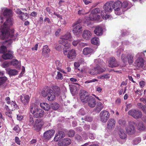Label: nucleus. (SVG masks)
Instances as JSON below:
<instances>
[{"label":"nucleus","mask_w":146,"mask_h":146,"mask_svg":"<svg viewBox=\"0 0 146 146\" xmlns=\"http://www.w3.org/2000/svg\"><path fill=\"white\" fill-rule=\"evenodd\" d=\"M50 51V49L49 48L47 45H45L43 46L42 50V54L43 55H46L48 54Z\"/></svg>","instance_id":"obj_27"},{"label":"nucleus","mask_w":146,"mask_h":146,"mask_svg":"<svg viewBox=\"0 0 146 146\" xmlns=\"http://www.w3.org/2000/svg\"><path fill=\"white\" fill-rule=\"evenodd\" d=\"M141 141V139L140 138H137L133 141V145H137Z\"/></svg>","instance_id":"obj_47"},{"label":"nucleus","mask_w":146,"mask_h":146,"mask_svg":"<svg viewBox=\"0 0 146 146\" xmlns=\"http://www.w3.org/2000/svg\"><path fill=\"white\" fill-rule=\"evenodd\" d=\"M29 121V125L30 126L32 125L34 122L33 118L32 117H30Z\"/></svg>","instance_id":"obj_58"},{"label":"nucleus","mask_w":146,"mask_h":146,"mask_svg":"<svg viewBox=\"0 0 146 146\" xmlns=\"http://www.w3.org/2000/svg\"><path fill=\"white\" fill-rule=\"evenodd\" d=\"M119 135L120 138L124 139L127 137V135L124 133V131L122 129H120L119 132Z\"/></svg>","instance_id":"obj_34"},{"label":"nucleus","mask_w":146,"mask_h":146,"mask_svg":"<svg viewBox=\"0 0 146 146\" xmlns=\"http://www.w3.org/2000/svg\"><path fill=\"white\" fill-rule=\"evenodd\" d=\"M18 71L14 69H10L8 71V74L11 76H15L18 74Z\"/></svg>","instance_id":"obj_35"},{"label":"nucleus","mask_w":146,"mask_h":146,"mask_svg":"<svg viewBox=\"0 0 146 146\" xmlns=\"http://www.w3.org/2000/svg\"><path fill=\"white\" fill-rule=\"evenodd\" d=\"M73 40V38L71 35L70 33L68 32L62 36L59 42L60 44H62L65 47L68 48L70 44L68 43L67 40L71 41Z\"/></svg>","instance_id":"obj_6"},{"label":"nucleus","mask_w":146,"mask_h":146,"mask_svg":"<svg viewBox=\"0 0 146 146\" xmlns=\"http://www.w3.org/2000/svg\"><path fill=\"white\" fill-rule=\"evenodd\" d=\"M80 98L82 101L84 103H86L89 96H91L88 95L87 92H81L80 93Z\"/></svg>","instance_id":"obj_20"},{"label":"nucleus","mask_w":146,"mask_h":146,"mask_svg":"<svg viewBox=\"0 0 146 146\" xmlns=\"http://www.w3.org/2000/svg\"><path fill=\"white\" fill-rule=\"evenodd\" d=\"M100 115L101 121L104 123L107 121L110 115L109 112L106 110L102 111Z\"/></svg>","instance_id":"obj_9"},{"label":"nucleus","mask_w":146,"mask_h":146,"mask_svg":"<svg viewBox=\"0 0 146 146\" xmlns=\"http://www.w3.org/2000/svg\"><path fill=\"white\" fill-rule=\"evenodd\" d=\"M116 123L115 120L113 118L110 119L107 123V127L109 129H112L114 128Z\"/></svg>","instance_id":"obj_22"},{"label":"nucleus","mask_w":146,"mask_h":146,"mask_svg":"<svg viewBox=\"0 0 146 146\" xmlns=\"http://www.w3.org/2000/svg\"><path fill=\"white\" fill-rule=\"evenodd\" d=\"M95 68H94L93 69H90L88 71V72L91 75H96V72L95 71Z\"/></svg>","instance_id":"obj_44"},{"label":"nucleus","mask_w":146,"mask_h":146,"mask_svg":"<svg viewBox=\"0 0 146 146\" xmlns=\"http://www.w3.org/2000/svg\"><path fill=\"white\" fill-rule=\"evenodd\" d=\"M21 15L19 16V17L23 21L27 19L29 17V16L27 13L23 12Z\"/></svg>","instance_id":"obj_33"},{"label":"nucleus","mask_w":146,"mask_h":146,"mask_svg":"<svg viewBox=\"0 0 146 146\" xmlns=\"http://www.w3.org/2000/svg\"><path fill=\"white\" fill-rule=\"evenodd\" d=\"M119 124L122 126H125V120L119 119L118 121Z\"/></svg>","instance_id":"obj_48"},{"label":"nucleus","mask_w":146,"mask_h":146,"mask_svg":"<svg viewBox=\"0 0 146 146\" xmlns=\"http://www.w3.org/2000/svg\"><path fill=\"white\" fill-rule=\"evenodd\" d=\"M78 113L80 115H84L86 114V112L83 109H81L79 110L78 111Z\"/></svg>","instance_id":"obj_55"},{"label":"nucleus","mask_w":146,"mask_h":146,"mask_svg":"<svg viewBox=\"0 0 146 146\" xmlns=\"http://www.w3.org/2000/svg\"><path fill=\"white\" fill-rule=\"evenodd\" d=\"M9 66V63L7 62H5L2 64L1 66L3 68H7Z\"/></svg>","instance_id":"obj_59"},{"label":"nucleus","mask_w":146,"mask_h":146,"mask_svg":"<svg viewBox=\"0 0 146 146\" xmlns=\"http://www.w3.org/2000/svg\"><path fill=\"white\" fill-rule=\"evenodd\" d=\"M57 135H58V136L59 137L60 139L63 138L65 135V133L62 131H58Z\"/></svg>","instance_id":"obj_41"},{"label":"nucleus","mask_w":146,"mask_h":146,"mask_svg":"<svg viewBox=\"0 0 146 146\" xmlns=\"http://www.w3.org/2000/svg\"><path fill=\"white\" fill-rule=\"evenodd\" d=\"M11 112L10 111V110H9L8 111H6L5 112V113L9 117L11 118Z\"/></svg>","instance_id":"obj_62"},{"label":"nucleus","mask_w":146,"mask_h":146,"mask_svg":"<svg viewBox=\"0 0 146 146\" xmlns=\"http://www.w3.org/2000/svg\"><path fill=\"white\" fill-rule=\"evenodd\" d=\"M101 11L100 9L98 8H95L92 10L89 17L86 18V22H88L89 21H98L100 17V15L97 14L99 13Z\"/></svg>","instance_id":"obj_7"},{"label":"nucleus","mask_w":146,"mask_h":146,"mask_svg":"<svg viewBox=\"0 0 146 146\" xmlns=\"http://www.w3.org/2000/svg\"><path fill=\"white\" fill-rule=\"evenodd\" d=\"M123 49L121 47L117 49V50L116 51L117 55V56H119L121 52L123 51Z\"/></svg>","instance_id":"obj_50"},{"label":"nucleus","mask_w":146,"mask_h":146,"mask_svg":"<svg viewBox=\"0 0 146 146\" xmlns=\"http://www.w3.org/2000/svg\"><path fill=\"white\" fill-rule=\"evenodd\" d=\"M62 46L60 45H57L55 47V49L58 51L61 50L62 49Z\"/></svg>","instance_id":"obj_64"},{"label":"nucleus","mask_w":146,"mask_h":146,"mask_svg":"<svg viewBox=\"0 0 146 146\" xmlns=\"http://www.w3.org/2000/svg\"><path fill=\"white\" fill-rule=\"evenodd\" d=\"M3 14L4 17L7 18L5 22L4 23L2 30L1 36L3 38H4V32L5 28L7 27V29L12 26L14 23V20L12 17L13 15L12 11L11 10L6 9L4 11Z\"/></svg>","instance_id":"obj_1"},{"label":"nucleus","mask_w":146,"mask_h":146,"mask_svg":"<svg viewBox=\"0 0 146 146\" xmlns=\"http://www.w3.org/2000/svg\"><path fill=\"white\" fill-rule=\"evenodd\" d=\"M91 42L93 44L99 45V39L97 37H94L91 40Z\"/></svg>","instance_id":"obj_32"},{"label":"nucleus","mask_w":146,"mask_h":146,"mask_svg":"<svg viewBox=\"0 0 146 146\" xmlns=\"http://www.w3.org/2000/svg\"><path fill=\"white\" fill-rule=\"evenodd\" d=\"M76 55L75 50L72 49L68 52L67 54V57L69 59H73L74 58Z\"/></svg>","instance_id":"obj_24"},{"label":"nucleus","mask_w":146,"mask_h":146,"mask_svg":"<svg viewBox=\"0 0 146 146\" xmlns=\"http://www.w3.org/2000/svg\"><path fill=\"white\" fill-rule=\"evenodd\" d=\"M93 51V49L90 48L86 47L83 50L82 53L85 55H87L91 53Z\"/></svg>","instance_id":"obj_29"},{"label":"nucleus","mask_w":146,"mask_h":146,"mask_svg":"<svg viewBox=\"0 0 146 146\" xmlns=\"http://www.w3.org/2000/svg\"><path fill=\"white\" fill-rule=\"evenodd\" d=\"M95 34L98 36H101L103 34V29L100 26H97L94 31Z\"/></svg>","instance_id":"obj_25"},{"label":"nucleus","mask_w":146,"mask_h":146,"mask_svg":"<svg viewBox=\"0 0 146 146\" xmlns=\"http://www.w3.org/2000/svg\"><path fill=\"white\" fill-rule=\"evenodd\" d=\"M51 88L54 91H58L60 90L59 87L56 86H52Z\"/></svg>","instance_id":"obj_53"},{"label":"nucleus","mask_w":146,"mask_h":146,"mask_svg":"<svg viewBox=\"0 0 146 146\" xmlns=\"http://www.w3.org/2000/svg\"><path fill=\"white\" fill-rule=\"evenodd\" d=\"M54 133L55 131L53 130L47 131L44 133V137L47 140H49L53 136Z\"/></svg>","instance_id":"obj_17"},{"label":"nucleus","mask_w":146,"mask_h":146,"mask_svg":"<svg viewBox=\"0 0 146 146\" xmlns=\"http://www.w3.org/2000/svg\"><path fill=\"white\" fill-rule=\"evenodd\" d=\"M87 102L88 103V106L92 108L94 107L96 104L95 99L91 96H89Z\"/></svg>","instance_id":"obj_19"},{"label":"nucleus","mask_w":146,"mask_h":146,"mask_svg":"<svg viewBox=\"0 0 146 146\" xmlns=\"http://www.w3.org/2000/svg\"><path fill=\"white\" fill-rule=\"evenodd\" d=\"M78 14L79 15H85L86 14V13H84V10L83 9H82L80 10H79L78 11Z\"/></svg>","instance_id":"obj_56"},{"label":"nucleus","mask_w":146,"mask_h":146,"mask_svg":"<svg viewBox=\"0 0 146 146\" xmlns=\"http://www.w3.org/2000/svg\"><path fill=\"white\" fill-rule=\"evenodd\" d=\"M88 134L89 137L90 139H94L95 138V135L92 133H89Z\"/></svg>","instance_id":"obj_61"},{"label":"nucleus","mask_w":146,"mask_h":146,"mask_svg":"<svg viewBox=\"0 0 146 146\" xmlns=\"http://www.w3.org/2000/svg\"><path fill=\"white\" fill-rule=\"evenodd\" d=\"M55 64L56 65V68L59 71H61V67L62 66V64L60 62V61L58 60L56 61L55 62Z\"/></svg>","instance_id":"obj_40"},{"label":"nucleus","mask_w":146,"mask_h":146,"mask_svg":"<svg viewBox=\"0 0 146 146\" xmlns=\"http://www.w3.org/2000/svg\"><path fill=\"white\" fill-rule=\"evenodd\" d=\"M134 55L133 54H130L128 55V63L131 64L133 62Z\"/></svg>","instance_id":"obj_37"},{"label":"nucleus","mask_w":146,"mask_h":146,"mask_svg":"<svg viewBox=\"0 0 146 146\" xmlns=\"http://www.w3.org/2000/svg\"><path fill=\"white\" fill-rule=\"evenodd\" d=\"M59 105L56 102H54L51 105V108L53 110H56L59 107Z\"/></svg>","instance_id":"obj_36"},{"label":"nucleus","mask_w":146,"mask_h":146,"mask_svg":"<svg viewBox=\"0 0 146 146\" xmlns=\"http://www.w3.org/2000/svg\"><path fill=\"white\" fill-rule=\"evenodd\" d=\"M137 106L140 109H141L144 112V110H145V108L143 106L141 103H138L137 104Z\"/></svg>","instance_id":"obj_52"},{"label":"nucleus","mask_w":146,"mask_h":146,"mask_svg":"<svg viewBox=\"0 0 146 146\" xmlns=\"http://www.w3.org/2000/svg\"><path fill=\"white\" fill-rule=\"evenodd\" d=\"M79 22L77 21L72 25V26L74 27L72 31L73 33L76 34H77L78 33H81L82 30V27L81 25L78 24Z\"/></svg>","instance_id":"obj_11"},{"label":"nucleus","mask_w":146,"mask_h":146,"mask_svg":"<svg viewBox=\"0 0 146 146\" xmlns=\"http://www.w3.org/2000/svg\"><path fill=\"white\" fill-rule=\"evenodd\" d=\"M30 111L34 117L36 118H41L44 114V111L42 110L35 107L34 104L31 105Z\"/></svg>","instance_id":"obj_4"},{"label":"nucleus","mask_w":146,"mask_h":146,"mask_svg":"<svg viewBox=\"0 0 146 146\" xmlns=\"http://www.w3.org/2000/svg\"><path fill=\"white\" fill-rule=\"evenodd\" d=\"M75 134V131L74 130L70 129L69 130L68 132V135L69 137H73Z\"/></svg>","instance_id":"obj_42"},{"label":"nucleus","mask_w":146,"mask_h":146,"mask_svg":"<svg viewBox=\"0 0 146 146\" xmlns=\"http://www.w3.org/2000/svg\"><path fill=\"white\" fill-rule=\"evenodd\" d=\"M103 106L102 103L100 102H98L96 106L94 109L95 111L97 113H99L103 109Z\"/></svg>","instance_id":"obj_26"},{"label":"nucleus","mask_w":146,"mask_h":146,"mask_svg":"<svg viewBox=\"0 0 146 146\" xmlns=\"http://www.w3.org/2000/svg\"><path fill=\"white\" fill-rule=\"evenodd\" d=\"M79 40H74L72 42V44L74 46H76L80 42Z\"/></svg>","instance_id":"obj_57"},{"label":"nucleus","mask_w":146,"mask_h":146,"mask_svg":"<svg viewBox=\"0 0 146 146\" xmlns=\"http://www.w3.org/2000/svg\"><path fill=\"white\" fill-rule=\"evenodd\" d=\"M113 4V2L110 1L106 3L103 6L104 10L103 11L104 13H110L112 10L111 6Z\"/></svg>","instance_id":"obj_12"},{"label":"nucleus","mask_w":146,"mask_h":146,"mask_svg":"<svg viewBox=\"0 0 146 146\" xmlns=\"http://www.w3.org/2000/svg\"><path fill=\"white\" fill-rule=\"evenodd\" d=\"M7 50V47L4 46H3L0 47V53H3L5 52Z\"/></svg>","instance_id":"obj_43"},{"label":"nucleus","mask_w":146,"mask_h":146,"mask_svg":"<svg viewBox=\"0 0 146 146\" xmlns=\"http://www.w3.org/2000/svg\"><path fill=\"white\" fill-rule=\"evenodd\" d=\"M13 52L10 50H9L7 52L3 54L2 57L4 59H10L13 58Z\"/></svg>","instance_id":"obj_23"},{"label":"nucleus","mask_w":146,"mask_h":146,"mask_svg":"<svg viewBox=\"0 0 146 146\" xmlns=\"http://www.w3.org/2000/svg\"><path fill=\"white\" fill-rule=\"evenodd\" d=\"M15 142L18 145H20L21 144V141L18 137H15Z\"/></svg>","instance_id":"obj_63"},{"label":"nucleus","mask_w":146,"mask_h":146,"mask_svg":"<svg viewBox=\"0 0 146 146\" xmlns=\"http://www.w3.org/2000/svg\"><path fill=\"white\" fill-rule=\"evenodd\" d=\"M128 3L127 2H124L122 3L119 1L114 2L112 4V7L115 10V13L118 15H121L122 12H124L128 9Z\"/></svg>","instance_id":"obj_2"},{"label":"nucleus","mask_w":146,"mask_h":146,"mask_svg":"<svg viewBox=\"0 0 146 146\" xmlns=\"http://www.w3.org/2000/svg\"><path fill=\"white\" fill-rule=\"evenodd\" d=\"M128 114L136 119L141 118L142 115V112L138 110H130L128 112Z\"/></svg>","instance_id":"obj_10"},{"label":"nucleus","mask_w":146,"mask_h":146,"mask_svg":"<svg viewBox=\"0 0 146 146\" xmlns=\"http://www.w3.org/2000/svg\"><path fill=\"white\" fill-rule=\"evenodd\" d=\"M127 55L122 54L121 56V59L122 61L125 62L127 61Z\"/></svg>","instance_id":"obj_46"},{"label":"nucleus","mask_w":146,"mask_h":146,"mask_svg":"<svg viewBox=\"0 0 146 146\" xmlns=\"http://www.w3.org/2000/svg\"><path fill=\"white\" fill-rule=\"evenodd\" d=\"M7 79V78L5 76L0 77V86L3 85Z\"/></svg>","instance_id":"obj_39"},{"label":"nucleus","mask_w":146,"mask_h":146,"mask_svg":"<svg viewBox=\"0 0 146 146\" xmlns=\"http://www.w3.org/2000/svg\"><path fill=\"white\" fill-rule=\"evenodd\" d=\"M10 27L7 29V27L5 28V31L4 32V38H3L1 36L2 34L0 35V37L2 39H8L6 42H8L9 44H11L13 41L15 40L17 38V36L18 35V34L17 33L15 34V35H14L13 34L14 32V30L13 29L10 30Z\"/></svg>","instance_id":"obj_3"},{"label":"nucleus","mask_w":146,"mask_h":146,"mask_svg":"<svg viewBox=\"0 0 146 146\" xmlns=\"http://www.w3.org/2000/svg\"><path fill=\"white\" fill-rule=\"evenodd\" d=\"M11 64L13 66H17L19 63V61L17 60L13 59L11 62Z\"/></svg>","instance_id":"obj_51"},{"label":"nucleus","mask_w":146,"mask_h":146,"mask_svg":"<svg viewBox=\"0 0 146 146\" xmlns=\"http://www.w3.org/2000/svg\"><path fill=\"white\" fill-rule=\"evenodd\" d=\"M92 35V32L88 30H84L82 33V37L86 40H88L90 38Z\"/></svg>","instance_id":"obj_21"},{"label":"nucleus","mask_w":146,"mask_h":146,"mask_svg":"<svg viewBox=\"0 0 146 146\" xmlns=\"http://www.w3.org/2000/svg\"><path fill=\"white\" fill-rule=\"evenodd\" d=\"M109 66L111 67H115L118 66L119 63L116 60L114 57L111 58L108 61Z\"/></svg>","instance_id":"obj_18"},{"label":"nucleus","mask_w":146,"mask_h":146,"mask_svg":"<svg viewBox=\"0 0 146 146\" xmlns=\"http://www.w3.org/2000/svg\"><path fill=\"white\" fill-rule=\"evenodd\" d=\"M84 119H85L86 121L90 122L92 121V118L89 116H86Z\"/></svg>","instance_id":"obj_54"},{"label":"nucleus","mask_w":146,"mask_h":146,"mask_svg":"<svg viewBox=\"0 0 146 146\" xmlns=\"http://www.w3.org/2000/svg\"><path fill=\"white\" fill-rule=\"evenodd\" d=\"M82 135L84 139L86 140L88 139V135L87 133L86 132H82Z\"/></svg>","instance_id":"obj_49"},{"label":"nucleus","mask_w":146,"mask_h":146,"mask_svg":"<svg viewBox=\"0 0 146 146\" xmlns=\"http://www.w3.org/2000/svg\"><path fill=\"white\" fill-rule=\"evenodd\" d=\"M137 128L140 131H143L145 129L146 127L144 124L141 122L138 123Z\"/></svg>","instance_id":"obj_30"},{"label":"nucleus","mask_w":146,"mask_h":146,"mask_svg":"<svg viewBox=\"0 0 146 146\" xmlns=\"http://www.w3.org/2000/svg\"><path fill=\"white\" fill-rule=\"evenodd\" d=\"M40 106L45 111H48L51 108L49 104L45 102L41 103Z\"/></svg>","instance_id":"obj_28"},{"label":"nucleus","mask_w":146,"mask_h":146,"mask_svg":"<svg viewBox=\"0 0 146 146\" xmlns=\"http://www.w3.org/2000/svg\"><path fill=\"white\" fill-rule=\"evenodd\" d=\"M42 96L45 97L47 96V99L51 101L53 100L55 97V94L54 92H42Z\"/></svg>","instance_id":"obj_13"},{"label":"nucleus","mask_w":146,"mask_h":146,"mask_svg":"<svg viewBox=\"0 0 146 146\" xmlns=\"http://www.w3.org/2000/svg\"><path fill=\"white\" fill-rule=\"evenodd\" d=\"M43 125V123L40 119H37L35 121L33 125L34 130L38 131H39Z\"/></svg>","instance_id":"obj_14"},{"label":"nucleus","mask_w":146,"mask_h":146,"mask_svg":"<svg viewBox=\"0 0 146 146\" xmlns=\"http://www.w3.org/2000/svg\"><path fill=\"white\" fill-rule=\"evenodd\" d=\"M135 131L134 125L132 124H130L128 127V135L133 134Z\"/></svg>","instance_id":"obj_31"},{"label":"nucleus","mask_w":146,"mask_h":146,"mask_svg":"<svg viewBox=\"0 0 146 146\" xmlns=\"http://www.w3.org/2000/svg\"><path fill=\"white\" fill-rule=\"evenodd\" d=\"M94 62L96 66L94 67L96 75L100 74L104 72L106 70L105 67V64L100 59L95 60Z\"/></svg>","instance_id":"obj_5"},{"label":"nucleus","mask_w":146,"mask_h":146,"mask_svg":"<svg viewBox=\"0 0 146 146\" xmlns=\"http://www.w3.org/2000/svg\"><path fill=\"white\" fill-rule=\"evenodd\" d=\"M145 52H146V50L144 51L143 52H139L136 55L137 58L135 61V64L139 68L142 69L144 68L145 64L144 59L142 57L145 56L144 53Z\"/></svg>","instance_id":"obj_8"},{"label":"nucleus","mask_w":146,"mask_h":146,"mask_svg":"<svg viewBox=\"0 0 146 146\" xmlns=\"http://www.w3.org/2000/svg\"><path fill=\"white\" fill-rule=\"evenodd\" d=\"M75 139L77 140L78 141H80L82 140V138L79 135L76 134L75 137Z\"/></svg>","instance_id":"obj_60"},{"label":"nucleus","mask_w":146,"mask_h":146,"mask_svg":"<svg viewBox=\"0 0 146 146\" xmlns=\"http://www.w3.org/2000/svg\"><path fill=\"white\" fill-rule=\"evenodd\" d=\"M20 100L25 106L28 105L29 102L30 97L28 95H22L20 96Z\"/></svg>","instance_id":"obj_15"},{"label":"nucleus","mask_w":146,"mask_h":146,"mask_svg":"<svg viewBox=\"0 0 146 146\" xmlns=\"http://www.w3.org/2000/svg\"><path fill=\"white\" fill-rule=\"evenodd\" d=\"M108 13H104L103 11H102L101 15L103 19L105 18V19H106L110 18V16L109 15H108Z\"/></svg>","instance_id":"obj_38"},{"label":"nucleus","mask_w":146,"mask_h":146,"mask_svg":"<svg viewBox=\"0 0 146 146\" xmlns=\"http://www.w3.org/2000/svg\"><path fill=\"white\" fill-rule=\"evenodd\" d=\"M71 143V140L69 138H64L58 143L59 146H67Z\"/></svg>","instance_id":"obj_16"},{"label":"nucleus","mask_w":146,"mask_h":146,"mask_svg":"<svg viewBox=\"0 0 146 146\" xmlns=\"http://www.w3.org/2000/svg\"><path fill=\"white\" fill-rule=\"evenodd\" d=\"M63 78L62 74L59 72H57V74L56 78V79L62 80Z\"/></svg>","instance_id":"obj_45"}]
</instances>
